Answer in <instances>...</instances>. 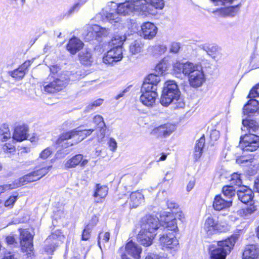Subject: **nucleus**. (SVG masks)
I'll list each match as a JSON object with an SVG mask.
<instances>
[{"label":"nucleus","mask_w":259,"mask_h":259,"mask_svg":"<svg viewBox=\"0 0 259 259\" xmlns=\"http://www.w3.org/2000/svg\"><path fill=\"white\" fill-rule=\"evenodd\" d=\"M94 25H88L85 27L87 32L84 33V38L87 41H90L93 39H97L96 32L92 30Z\"/></svg>","instance_id":"obj_39"},{"label":"nucleus","mask_w":259,"mask_h":259,"mask_svg":"<svg viewBox=\"0 0 259 259\" xmlns=\"http://www.w3.org/2000/svg\"><path fill=\"white\" fill-rule=\"evenodd\" d=\"M214 4L218 6H227L232 4L233 0H211Z\"/></svg>","instance_id":"obj_53"},{"label":"nucleus","mask_w":259,"mask_h":259,"mask_svg":"<svg viewBox=\"0 0 259 259\" xmlns=\"http://www.w3.org/2000/svg\"><path fill=\"white\" fill-rule=\"evenodd\" d=\"M259 96V84L253 87L250 90L248 97L250 99Z\"/></svg>","instance_id":"obj_50"},{"label":"nucleus","mask_w":259,"mask_h":259,"mask_svg":"<svg viewBox=\"0 0 259 259\" xmlns=\"http://www.w3.org/2000/svg\"><path fill=\"white\" fill-rule=\"evenodd\" d=\"M160 220L152 215H146L141 220V230L139 232L137 239L143 246H149L157 234L160 228Z\"/></svg>","instance_id":"obj_2"},{"label":"nucleus","mask_w":259,"mask_h":259,"mask_svg":"<svg viewBox=\"0 0 259 259\" xmlns=\"http://www.w3.org/2000/svg\"><path fill=\"white\" fill-rule=\"evenodd\" d=\"M230 185L233 186H238L239 187H241L242 180L240 178V176L238 174H233L231 176V178L230 180Z\"/></svg>","instance_id":"obj_46"},{"label":"nucleus","mask_w":259,"mask_h":259,"mask_svg":"<svg viewBox=\"0 0 259 259\" xmlns=\"http://www.w3.org/2000/svg\"><path fill=\"white\" fill-rule=\"evenodd\" d=\"M103 100L102 99H98L93 102L91 103L87 107L88 110H93L94 107H97L102 104Z\"/></svg>","instance_id":"obj_55"},{"label":"nucleus","mask_w":259,"mask_h":259,"mask_svg":"<svg viewBox=\"0 0 259 259\" xmlns=\"http://www.w3.org/2000/svg\"><path fill=\"white\" fill-rule=\"evenodd\" d=\"M80 9V4L75 3L68 10L67 13L69 15L73 14L74 12L78 11Z\"/></svg>","instance_id":"obj_61"},{"label":"nucleus","mask_w":259,"mask_h":259,"mask_svg":"<svg viewBox=\"0 0 259 259\" xmlns=\"http://www.w3.org/2000/svg\"><path fill=\"white\" fill-rule=\"evenodd\" d=\"M68 77L61 75L60 77L49 75L42 82L44 90L48 93H55L61 91L68 82Z\"/></svg>","instance_id":"obj_5"},{"label":"nucleus","mask_w":259,"mask_h":259,"mask_svg":"<svg viewBox=\"0 0 259 259\" xmlns=\"http://www.w3.org/2000/svg\"><path fill=\"white\" fill-rule=\"evenodd\" d=\"M50 71L51 72V74L50 75H53V76L60 77L61 75H63V74H58V72L59 71V68L56 66H52L50 68Z\"/></svg>","instance_id":"obj_60"},{"label":"nucleus","mask_w":259,"mask_h":259,"mask_svg":"<svg viewBox=\"0 0 259 259\" xmlns=\"http://www.w3.org/2000/svg\"><path fill=\"white\" fill-rule=\"evenodd\" d=\"M240 146L243 151H254L259 147V136L251 133L242 135Z\"/></svg>","instance_id":"obj_10"},{"label":"nucleus","mask_w":259,"mask_h":259,"mask_svg":"<svg viewBox=\"0 0 259 259\" xmlns=\"http://www.w3.org/2000/svg\"><path fill=\"white\" fill-rule=\"evenodd\" d=\"M83 156L81 154H77L71 158L67 160L65 163V167L66 168L75 167L81 162Z\"/></svg>","instance_id":"obj_33"},{"label":"nucleus","mask_w":259,"mask_h":259,"mask_svg":"<svg viewBox=\"0 0 259 259\" xmlns=\"http://www.w3.org/2000/svg\"><path fill=\"white\" fill-rule=\"evenodd\" d=\"M160 81L159 76L154 74H149L145 79L142 85H146L149 86V89L157 91V84Z\"/></svg>","instance_id":"obj_29"},{"label":"nucleus","mask_w":259,"mask_h":259,"mask_svg":"<svg viewBox=\"0 0 259 259\" xmlns=\"http://www.w3.org/2000/svg\"><path fill=\"white\" fill-rule=\"evenodd\" d=\"M180 49V44L178 42H172L170 48V52L174 53H177Z\"/></svg>","instance_id":"obj_59"},{"label":"nucleus","mask_w":259,"mask_h":259,"mask_svg":"<svg viewBox=\"0 0 259 259\" xmlns=\"http://www.w3.org/2000/svg\"><path fill=\"white\" fill-rule=\"evenodd\" d=\"M108 193V188L105 186L101 185L100 184L96 185L94 197H99L101 198L106 197Z\"/></svg>","instance_id":"obj_35"},{"label":"nucleus","mask_w":259,"mask_h":259,"mask_svg":"<svg viewBox=\"0 0 259 259\" xmlns=\"http://www.w3.org/2000/svg\"><path fill=\"white\" fill-rule=\"evenodd\" d=\"M142 248L137 243L132 240L128 242L125 247V253H121L122 259H131L127 256V254L132 256L135 259H139L141 257Z\"/></svg>","instance_id":"obj_15"},{"label":"nucleus","mask_w":259,"mask_h":259,"mask_svg":"<svg viewBox=\"0 0 259 259\" xmlns=\"http://www.w3.org/2000/svg\"><path fill=\"white\" fill-rule=\"evenodd\" d=\"M238 12L237 7H227L222 8L216 11L219 15L221 17H233L235 16Z\"/></svg>","instance_id":"obj_30"},{"label":"nucleus","mask_w":259,"mask_h":259,"mask_svg":"<svg viewBox=\"0 0 259 259\" xmlns=\"http://www.w3.org/2000/svg\"><path fill=\"white\" fill-rule=\"evenodd\" d=\"M259 110L258 101L255 99H250L244 106L243 112L244 116L250 117Z\"/></svg>","instance_id":"obj_22"},{"label":"nucleus","mask_w":259,"mask_h":259,"mask_svg":"<svg viewBox=\"0 0 259 259\" xmlns=\"http://www.w3.org/2000/svg\"><path fill=\"white\" fill-rule=\"evenodd\" d=\"M109 149L113 152L116 150L117 145L115 140L113 138H110L107 143Z\"/></svg>","instance_id":"obj_52"},{"label":"nucleus","mask_w":259,"mask_h":259,"mask_svg":"<svg viewBox=\"0 0 259 259\" xmlns=\"http://www.w3.org/2000/svg\"><path fill=\"white\" fill-rule=\"evenodd\" d=\"M144 196L141 192L137 191L133 192L128 198L130 208H136L144 202Z\"/></svg>","instance_id":"obj_23"},{"label":"nucleus","mask_w":259,"mask_h":259,"mask_svg":"<svg viewBox=\"0 0 259 259\" xmlns=\"http://www.w3.org/2000/svg\"><path fill=\"white\" fill-rule=\"evenodd\" d=\"M92 30L96 32L97 39L99 37L106 36L109 33V30L108 29L101 27L97 25H94Z\"/></svg>","instance_id":"obj_41"},{"label":"nucleus","mask_w":259,"mask_h":259,"mask_svg":"<svg viewBox=\"0 0 259 259\" xmlns=\"http://www.w3.org/2000/svg\"><path fill=\"white\" fill-rule=\"evenodd\" d=\"M149 87L146 84L142 86L140 101L145 106L152 107L155 104L158 94L156 91L150 90Z\"/></svg>","instance_id":"obj_13"},{"label":"nucleus","mask_w":259,"mask_h":259,"mask_svg":"<svg viewBox=\"0 0 259 259\" xmlns=\"http://www.w3.org/2000/svg\"><path fill=\"white\" fill-rule=\"evenodd\" d=\"M258 255V250L255 245H247L243 253V259H256Z\"/></svg>","instance_id":"obj_28"},{"label":"nucleus","mask_w":259,"mask_h":259,"mask_svg":"<svg viewBox=\"0 0 259 259\" xmlns=\"http://www.w3.org/2000/svg\"><path fill=\"white\" fill-rule=\"evenodd\" d=\"M3 150L8 155V156L10 157L15 152V147L14 145L11 143H6L3 146Z\"/></svg>","instance_id":"obj_47"},{"label":"nucleus","mask_w":259,"mask_h":259,"mask_svg":"<svg viewBox=\"0 0 259 259\" xmlns=\"http://www.w3.org/2000/svg\"><path fill=\"white\" fill-rule=\"evenodd\" d=\"M28 127L26 125L17 126L15 130L13 138L17 141H22L28 138Z\"/></svg>","instance_id":"obj_26"},{"label":"nucleus","mask_w":259,"mask_h":259,"mask_svg":"<svg viewBox=\"0 0 259 259\" xmlns=\"http://www.w3.org/2000/svg\"><path fill=\"white\" fill-rule=\"evenodd\" d=\"M17 198V196H12L10 197V198L5 202V206L11 207L16 201Z\"/></svg>","instance_id":"obj_58"},{"label":"nucleus","mask_w":259,"mask_h":259,"mask_svg":"<svg viewBox=\"0 0 259 259\" xmlns=\"http://www.w3.org/2000/svg\"><path fill=\"white\" fill-rule=\"evenodd\" d=\"M236 162L243 166L251 167H254L256 160L252 157L248 159L246 156H242L236 159Z\"/></svg>","instance_id":"obj_34"},{"label":"nucleus","mask_w":259,"mask_h":259,"mask_svg":"<svg viewBox=\"0 0 259 259\" xmlns=\"http://www.w3.org/2000/svg\"><path fill=\"white\" fill-rule=\"evenodd\" d=\"M144 44L142 40L136 39L133 41L129 46L130 52L132 55H136L140 53L143 50Z\"/></svg>","instance_id":"obj_32"},{"label":"nucleus","mask_w":259,"mask_h":259,"mask_svg":"<svg viewBox=\"0 0 259 259\" xmlns=\"http://www.w3.org/2000/svg\"><path fill=\"white\" fill-rule=\"evenodd\" d=\"M199 47L201 49L205 51L209 56L213 55L217 51V47L212 45L204 44L200 46Z\"/></svg>","instance_id":"obj_44"},{"label":"nucleus","mask_w":259,"mask_h":259,"mask_svg":"<svg viewBox=\"0 0 259 259\" xmlns=\"http://www.w3.org/2000/svg\"><path fill=\"white\" fill-rule=\"evenodd\" d=\"M62 233L60 230H56L50 235L45 241L44 250L48 254H52L58 246L62 238Z\"/></svg>","instance_id":"obj_14"},{"label":"nucleus","mask_w":259,"mask_h":259,"mask_svg":"<svg viewBox=\"0 0 259 259\" xmlns=\"http://www.w3.org/2000/svg\"><path fill=\"white\" fill-rule=\"evenodd\" d=\"M51 166L47 167H42L32 172H30L24 177L21 178L18 180H15V183H18L19 185V187L22 185L26 184L28 183H30L39 180L43 176H45L51 169Z\"/></svg>","instance_id":"obj_11"},{"label":"nucleus","mask_w":259,"mask_h":259,"mask_svg":"<svg viewBox=\"0 0 259 259\" xmlns=\"http://www.w3.org/2000/svg\"><path fill=\"white\" fill-rule=\"evenodd\" d=\"M180 91L176 81L168 80L165 83L160 98L161 104L164 106L174 103L179 108H184L185 104L180 98Z\"/></svg>","instance_id":"obj_3"},{"label":"nucleus","mask_w":259,"mask_h":259,"mask_svg":"<svg viewBox=\"0 0 259 259\" xmlns=\"http://www.w3.org/2000/svg\"><path fill=\"white\" fill-rule=\"evenodd\" d=\"M237 196L242 203H247L253 199V193L252 191L244 186L240 187L237 190Z\"/></svg>","instance_id":"obj_20"},{"label":"nucleus","mask_w":259,"mask_h":259,"mask_svg":"<svg viewBox=\"0 0 259 259\" xmlns=\"http://www.w3.org/2000/svg\"><path fill=\"white\" fill-rule=\"evenodd\" d=\"M237 239V236L234 235L224 240L218 241L217 246L211 251V259H226L227 254L233 249Z\"/></svg>","instance_id":"obj_4"},{"label":"nucleus","mask_w":259,"mask_h":259,"mask_svg":"<svg viewBox=\"0 0 259 259\" xmlns=\"http://www.w3.org/2000/svg\"><path fill=\"white\" fill-rule=\"evenodd\" d=\"M167 197V193L166 191L163 190L159 192L157 194V198L160 200H166Z\"/></svg>","instance_id":"obj_62"},{"label":"nucleus","mask_w":259,"mask_h":259,"mask_svg":"<svg viewBox=\"0 0 259 259\" xmlns=\"http://www.w3.org/2000/svg\"><path fill=\"white\" fill-rule=\"evenodd\" d=\"M246 116L242 119L243 126L241 127L242 131H248L249 133L254 132L258 130V125L254 120L247 119Z\"/></svg>","instance_id":"obj_27"},{"label":"nucleus","mask_w":259,"mask_h":259,"mask_svg":"<svg viewBox=\"0 0 259 259\" xmlns=\"http://www.w3.org/2000/svg\"><path fill=\"white\" fill-rule=\"evenodd\" d=\"M91 228L90 225H88L82 231L81 239L82 240H88L91 236Z\"/></svg>","instance_id":"obj_51"},{"label":"nucleus","mask_w":259,"mask_h":259,"mask_svg":"<svg viewBox=\"0 0 259 259\" xmlns=\"http://www.w3.org/2000/svg\"><path fill=\"white\" fill-rule=\"evenodd\" d=\"M93 122L95 124V126L94 128L96 130V127L100 128L101 134L104 136L105 131L104 128L105 124L103 121V117L99 115H96L93 118Z\"/></svg>","instance_id":"obj_36"},{"label":"nucleus","mask_w":259,"mask_h":259,"mask_svg":"<svg viewBox=\"0 0 259 259\" xmlns=\"http://www.w3.org/2000/svg\"><path fill=\"white\" fill-rule=\"evenodd\" d=\"M122 57V47H114L103 57V62L106 64L112 65L114 62L121 60Z\"/></svg>","instance_id":"obj_16"},{"label":"nucleus","mask_w":259,"mask_h":259,"mask_svg":"<svg viewBox=\"0 0 259 259\" xmlns=\"http://www.w3.org/2000/svg\"><path fill=\"white\" fill-rule=\"evenodd\" d=\"M159 241L162 246L165 248L173 249L179 244L178 240L174 232H164L160 237Z\"/></svg>","instance_id":"obj_17"},{"label":"nucleus","mask_w":259,"mask_h":259,"mask_svg":"<svg viewBox=\"0 0 259 259\" xmlns=\"http://www.w3.org/2000/svg\"><path fill=\"white\" fill-rule=\"evenodd\" d=\"M20 239L22 251L26 253L27 258H31L34 255L32 244L33 236L27 229L20 230Z\"/></svg>","instance_id":"obj_8"},{"label":"nucleus","mask_w":259,"mask_h":259,"mask_svg":"<svg viewBox=\"0 0 259 259\" xmlns=\"http://www.w3.org/2000/svg\"><path fill=\"white\" fill-rule=\"evenodd\" d=\"M95 130V128L87 130L82 129L81 126L78 127L61 134L58 139V143L61 144L64 141L69 139H73L74 143H77L83 140L88 136L90 135Z\"/></svg>","instance_id":"obj_6"},{"label":"nucleus","mask_w":259,"mask_h":259,"mask_svg":"<svg viewBox=\"0 0 259 259\" xmlns=\"http://www.w3.org/2000/svg\"><path fill=\"white\" fill-rule=\"evenodd\" d=\"M126 40V36L124 35H115L112 37L110 41L111 45L115 47H121L123 42Z\"/></svg>","instance_id":"obj_42"},{"label":"nucleus","mask_w":259,"mask_h":259,"mask_svg":"<svg viewBox=\"0 0 259 259\" xmlns=\"http://www.w3.org/2000/svg\"><path fill=\"white\" fill-rule=\"evenodd\" d=\"M143 0H131L119 4L117 11L119 15L128 16L135 13L142 12L141 6L145 4Z\"/></svg>","instance_id":"obj_7"},{"label":"nucleus","mask_w":259,"mask_h":259,"mask_svg":"<svg viewBox=\"0 0 259 259\" xmlns=\"http://www.w3.org/2000/svg\"><path fill=\"white\" fill-rule=\"evenodd\" d=\"M110 238V233L109 232H105L104 234L100 233L98 236V244L101 248L100 243L101 240L104 242H107Z\"/></svg>","instance_id":"obj_49"},{"label":"nucleus","mask_w":259,"mask_h":259,"mask_svg":"<svg viewBox=\"0 0 259 259\" xmlns=\"http://www.w3.org/2000/svg\"><path fill=\"white\" fill-rule=\"evenodd\" d=\"M204 230L207 236H211L218 232H225L228 230V226L225 224L219 223L212 217H208L205 220Z\"/></svg>","instance_id":"obj_9"},{"label":"nucleus","mask_w":259,"mask_h":259,"mask_svg":"<svg viewBox=\"0 0 259 259\" xmlns=\"http://www.w3.org/2000/svg\"><path fill=\"white\" fill-rule=\"evenodd\" d=\"M236 192L237 191L233 186L227 185L224 186L222 189L223 195L228 200H231V198L235 196Z\"/></svg>","instance_id":"obj_37"},{"label":"nucleus","mask_w":259,"mask_h":259,"mask_svg":"<svg viewBox=\"0 0 259 259\" xmlns=\"http://www.w3.org/2000/svg\"><path fill=\"white\" fill-rule=\"evenodd\" d=\"M52 154V150L49 147L44 149L39 154V157L41 159H45Z\"/></svg>","instance_id":"obj_54"},{"label":"nucleus","mask_w":259,"mask_h":259,"mask_svg":"<svg viewBox=\"0 0 259 259\" xmlns=\"http://www.w3.org/2000/svg\"><path fill=\"white\" fill-rule=\"evenodd\" d=\"M19 183H15L13 182L11 184H6L3 186H0V193L8 190H11L19 187Z\"/></svg>","instance_id":"obj_48"},{"label":"nucleus","mask_w":259,"mask_h":259,"mask_svg":"<svg viewBox=\"0 0 259 259\" xmlns=\"http://www.w3.org/2000/svg\"><path fill=\"white\" fill-rule=\"evenodd\" d=\"M157 27L154 24L148 22L141 26V32L140 35L145 39H151L156 34Z\"/></svg>","instance_id":"obj_18"},{"label":"nucleus","mask_w":259,"mask_h":259,"mask_svg":"<svg viewBox=\"0 0 259 259\" xmlns=\"http://www.w3.org/2000/svg\"><path fill=\"white\" fill-rule=\"evenodd\" d=\"M31 61L29 60L26 61L24 62L21 65L19 66V67L22 69L23 71L26 72L27 69L30 66Z\"/></svg>","instance_id":"obj_63"},{"label":"nucleus","mask_w":259,"mask_h":259,"mask_svg":"<svg viewBox=\"0 0 259 259\" xmlns=\"http://www.w3.org/2000/svg\"><path fill=\"white\" fill-rule=\"evenodd\" d=\"M8 74L16 80H21L24 77L26 74V72L23 71L19 67L17 69H15L13 71H9Z\"/></svg>","instance_id":"obj_43"},{"label":"nucleus","mask_w":259,"mask_h":259,"mask_svg":"<svg viewBox=\"0 0 259 259\" xmlns=\"http://www.w3.org/2000/svg\"><path fill=\"white\" fill-rule=\"evenodd\" d=\"M127 186L132 187L137 184V181H135L134 178L132 176H127L125 178Z\"/></svg>","instance_id":"obj_56"},{"label":"nucleus","mask_w":259,"mask_h":259,"mask_svg":"<svg viewBox=\"0 0 259 259\" xmlns=\"http://www.w3.org/2000/svg\"><path fill=\"white\" fill-rule=\"evenodd\" d=\"M160 225L165 229L164 232H174L175 233L178 230L176 219L173 215L168 212H163L160 215Z\"/></svg>","instance_id":"obj_12"},{"label":"nucleus","mask_w":259,"mask_h":259,"mask_svg":"<svg viewBox=\"0 0 259 259\" xmlns=\"http://www.w3.org/2000/svg\"><path fill=\"white\" fill-rule=\"evenodd\" d=\"M204 144L205 138L204 136H203L196 141L195 144L194 153V158L196 160H198L201 157Z\"/></svg>","instance_id":"obj_31"},{"label":"nucleus","mask_w":259,"mask_h":259,"mask_svg":"<svg viewBox=\"0 0 259 259\" xmlns=\"http://www.w3.org/2000/svg\"><path fill=\"white\" fill-rule=\"evenodd\" d=\"M102 14H103L105 16V19L107 21H114L115 23H117L120 21V19L118 17V15H119L117 11L116 12H108L102 11ZM104 20V18L103 19Z\"/></svg>","instance_id":"obj_38"},{"label":"nucleus","mask_w":259,"mask_h":259,"mask_svg":"<svg viewBox=\"0 0 259 259\" xmlns=\"http://www.w3.org/2000/svg\"><path fill=\"white\" fill-rule=\"evenodd\" d=\"M173 68L175 72L187 76L190 86L194 88L201 87L205 81L202 67L199 64L190 62H177L174 64Z\"/></svg>","instance_id":"obj_1"},{"label":"nucleus","mask_w":259,"mask_h":259,"mask_svg":"<svg viewBox=\"0 0 259 259\" xmlns=\"http://www.w3.org/2000/svg\"><path fill=\"white\" fill-rule=\"evenodd\" d=\"M78 58L80 63L83 65H91L93 62L92 50L89 49L82 50L78 54Z\"/></svg>","instance_id":"obj_24"},{"label":"nucleus","mask_w":259,"mask_h":259,"mask_svg":"<svg viewBox=\"0 0 259 259\" xmlns=\"http://www.w3.org/2000/svg\"><path fill=\"white\" fill-rule=\"evenodd\" d=\"M175 130L174 125L166 123L154 128L152 133L158 137H166L169 136Z\"/></svg>","instance_id":"obj_19"},{"label":"nucleus","mask_w":259,"mask_h":259,"mask_svg":"<svg viewBox=\"0 0 259 259\" xmlns=\"http://www.w3.org/2000/svg\"><path fill=\"white\" fill-rule=\"evenodd\" d=\"M168 67L167 60L163 59L156 66V70L158 71L159 73L162 74L165 71Z\"/></svg>","instance_id":"obj_45"},{"label":"nucleus","mask_w":259,"mask_h":259,"mask_svg":"<svg viewBox=\"0 0 259 259\" xmlns=\"http://www.w3.org/2000/svg\"><path fill=\"white\" fill-rule=\"evenodd\" d=\"M232 203V200L225 199L222 196L218 195L214 198L213 207L215 210L220 211L229 208Z\"/></svg>","instance_id":"obj_21"},{"label":"nucleus","mask_w":259,"mask_h":259,"mask_svg":"<svg viewBox=\"0 0 259 259\" xmlns=\"http://www.w3.org/2000/svg\"><path fill=\"white\" fill-rule=\"evenodd\" d=\"M220 138V132L216 130H212L210 133V138L211 141H215Z\"/></svg>","instance_id":"obj_57"},{"label":"nucleus","mask_w":259,"mask_h":259,"mask_svg":"<svg viewBox=\"0 0 259 259\" xmlns=\"http://www.w3.org/2000/svg\"><path fill=\"white\" fill-rule=\"evenodd\" d=\"M166 204L167 207L169 209L175 208L178 206V204L172 200H166Z\"/></svg>","instance_id":"obj_64"},{"label":"nucleus","mask_w":259,"mask_h":259,"mask_svg":"<svg viewBox=\"0 0 259 259\" xmlns=\"http://www.w3.org/2000/svg\"><path fill=\"white\" fill-rule=\"evenodd\" d=\"M83 42L76 37L71 38L67 45V50L72 55L76 53L83 48Z\"/></svg>","instance_id":"obj_25"},{"label":"nucleus","mask_w":259,"mask_h":259,"mask_svg":"<svg viewBox=\"0 0 259 259\" xmlns=\"http://www.w3.org/2000/svg\"><path fill=\"white\" fill-rule=\"evenodd\" d=\"M0 136L2 141H6L11 138L8 125L4 124L0 127Z\"/></svg>","instance_id":"obj_40"}]
</instances>
